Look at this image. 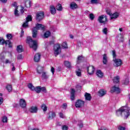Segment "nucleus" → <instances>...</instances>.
<instances>
[{"label": "nucleus", "instance_id": "nucleus-14", "mask_svg": "<svg viewBox=\"0 0 130 130\" xmlns=\"http://www.w3.org/2000/svg\"><path fill=\"white\" fill-rule=\"evenodd\" d=\"M41 54L40 53H36L34 56V60L35 62H38L40 61Z\"/></svg>", "mask_w": 130, "mask_h": 130}, {"label": "nucleus", "instance_id": "nucleus-36", "mask_svg": "<svg viewBox=\"0 0 130 130\" xmlns=\"http://www.w3.org/2000/svg\"><path fill=\"white\" fill-rule=\"evenodd\" d=\"M112 17H111V19L112 20L113 19H116V18L119 16V14L118 13H115L112 15Z\"/></svg>", "mask_w": 130, "mask_h": 130}, {"label": "nucleus", "instance_id": "nucleus-24", "mask_svg": "<svg viewBox=\"0 0 130 130\" xmlns=\"http://www.w3.org/2000/svg\"><path fill=\"white\" fill-rule=\"evenodd\" d=\"M84 96L85 100H86L87 101H91V100L92 99V96H91V94L85 92Z\"/></svg>", "mask_w": 130, "mask_h": 130}, {"label": "nucleus", "instance_id": "nucleus-63", "mask_svg": "<svg viewBox=\"0 0 130 130\" xmlns=\"http://www.w3.org/2000/svg\"><path fill=\"white\" fill-rule=\"evenodd\" d=\"M1 1V3H3V4H6L7 3L8 0H0Z\"/></svg>", "mask_w": 130, "mask_h": 130}, {"label": "nucleus", "instance_id": "nucleus-19", "mask_svg": "<svg viewBox=\"0 0 130 130\" xmlns=\"http://www.w3.org/2000/svg\"><path fill=\"white\" fill-rule=\"evenodd\" d=\"M50 11L52 15H55L56 14V9L53 5L50 6Z\"/></svg>", "mask_w": 130, "mask_h": 130}, {"label": "nucleus", "instance_id": "nucleus-1", "mask_svg": "<svg viewBox=\"0 0 130 130\" xmlns=\"http://www.w3.org/2000/svg\"><path fill=\"white\" fill-rule=\"evenodd\" d=\"M27 44H28L30 48H32L35 51L37 50L38 47V42L36 40H33L30 36H28L26 38L25 41Z\"/></svg>", "mask_w": 130, "mask_h": 130}, {"label": "nucleus", "instance_id": "nucleus-53", "mask_svg": "<svg viewBox=\"0 0 130 130\" xmlns=\"http://www.w3.org/2000/svg\"><path fill=\"white\" fill-rule=\"evenodd\" d=\"M21 9L20 10V13L22 14H24V12H25V9L24 8V7H23V6H21Z\"/></svg>", "mask_w": 130, "mask_h": 130}, {"label": "nucleus", "instance_id": "nucleus-43", "mask_svg": "<svg viewBox=\"0 0 130 130\" xmlns=\"http://www.w3.org/2000/svg\"><path fill=\"white\" fill-rule=\"evenodd\" d=\"M7 38H8V40H11L12 38H13V35L11 34H8L7 35Z\"/></svg>", "mask_w": 130, "mask_h": 130}, {"label": "nucleus", "instance_id": "nucleus-41", "mask_svg": "<svg viewBox=\"0 0 130 130\" xmlns=\"http://www.w3.org/2000/svg\"><path fill=\"white\" fill-rule=\"evenodd\" d=\"M129 83V80L128 78H126L123 82L122 84L123 85H128Z\"/></svg>", "mask_w": 130, "mask_h": 130}, {"label": "nucleus", "instance_id": "nucleus-20", "mask_svg": "<svg viewBox=\"0 0 130 130\" xmlns=\"http://www.w3.org/2000/svg\"><path fill=\"white\" fill-rule=\"evenodd\" d=\"M96 75L97 77H98L99 78H103V76H104V74L100 70H98L96 71Z\"/></svg>", "mask_w": 130, "mask_h": 130}, {"label": "nucleus", "instance_id": "nucleus-35", "mask_svg": "<svg viewBox=\"0 0 130 130\" xmlns=\"http://www.w3.org/2000/svg\"><path fill=\"white\" fill-rule=\"evenodd\" d=\"M51 35V32H50V31H46L44 34V36L45 38H48V37H49V36H50Z\"/></svg>", "mask_w": 130, "mask_h": 130}, {"label": "nucleus", "instance_id": "nucleus-31", "mask_svg": "<svg viewBox=\"0 0 130 130\" xmlns=\"http://www.w3.org/2000/svg\"><path fill=\"white\" fill-rule=\"evenodd\" d=\"M56 9L59 12H61V11H62V6H61V4H58V5L56 6Z\"/></svg>", "mask_w": 130, "mask_h": 130}, {"label": "nucleus", "instance_id": "nucleus-10", "mask_svg": "<svg viewBox=\"0 0 130 130\" xmlns=\"http://www.w3.org/2000/svg\"><path fill=\"white\" fill-rule=\"evenodd\" d=\"M113 61L115 64V67H116V68H118V67L122 66V60L121 59L115 58L113 59Z\"/></svg>", "mask_w": 130, "mask_h": 130}, {"label": "nucleus", "instance_id": "nucleus-39", "mask_svg": "<svg viewBox=\"0 0 130 130\" xmlns=\"http://www.w3.org/2000/svg\"><path fill=\"white\" fill-rule=\"evenodd\" d=\"M14 15L16 17H19L20 14H19V11H18V6H17L14 11Z\"/></svg>", "mask_w": 130, "mask_h": 130}, {"label": "nucleus", "instance_id": "nucleus-17", "mask_svg": "<svg viewBox=\"0 0 130 130\" xmlns=\"http://www.w3.org/2000/svg\"><path fill=\"white\" fill-rule=\"evenodd\" d=\"M108 62V57H107V54H104L103 55V64H107Z\"/></svg>", "mask_w": 130, "mask_h": 130}, {"label": "nucleus", "instance_id": "nucleus-13", "mask_svg": "<svg viewBox=\"0 0 130 130\" xmlns=\"http://www.w3.org/2000/svg\"><path fill=\"white\" fill-rule=\"evenodd\" d=\"M37 73L39 74V75H41L44 71V67L41 66H38L36 69Z\"/></svg>", "mask_w": 130, "mask_h": 130}, {"label": "nucleus", "instance_id": "nucleus-30", "mask_svg": "<svg viewBox=\"0 0 130 130\" xmlns=\"http://www.w3.org/2000/svg\"><path fill=\"white\" fill-rule=\"evenodd\" d=\"M17 52L20 53L21 52H23L24 50H23V46L22 45H18L17 48Z\"/></svg>", "mask_w": 130, "mask_h": 130}, {"label": "nucleus", "instance_id": "nucleus-37", "mask_svg": "<svg viewBox=\"0 0 130 130\" xmlns=\"http://www.w3.org/2000/svg\"><path fill=\"white\" fill-rule=\"evenodd\" d=\"M32 21V15H28L27 17L26 18V23H28V22H31Z\"/></svg>", "mask_w": 130, "mask_h": 130}, {"label": "nucleus", "instance_id": "nucleus-23", "mask_svg": "<svg viewBox=\"0 0 130 130\" xmlns=\"http://www.w3.org/2000/svg\"><path fill=\"white\" fill-rule=\"evenodd\" d=\"M71 99L72 101H74V100H75V93H76V90L73 88L71 89Z\"/></svg>", "mask_w": 130, "mask_h": 130}, {"label": "nucleus", "instance_id": "nucleus-60", "mask_svg": "<svg viewBox=\"0 0 130 130\" xmlns=\"http://www.w3.org/2000/svg\"><path fill=\"white\" fill-rule=\"evenodd\" d=\"M3 102H4V98L0 97V105H2Z\"/></svg>", "mask_w": 130, "mask_h": 130}, {"label": "nucleus", "instance_id": "nucleus-11", "mask_svg": "<svg viewBox=\"0 0 130 130\" xmlns=\"http://www.w3.org/2000/svg\"><path fill=\"white\" fill-rule=\"evenodd\" d=\"M19 106L21 108H26L27 107V103L24 99H21L19 101Z\"/></svg>", "mask_w": 130, "mask_h": 130}, {"label": "nucleus", "instance_id": "nucleus-56", "mask_svg": "<svg viewBox=\"0 0 130 130\" xmlns=\"http://www.w3.org/2000/svg\"><path fill=\"white\" fill-rule=\"evenodd\" d=\"M59 117L60 118H64V116H63V114L62 112H60L59 113Z\"/></svg>", "mask_w": 130, "mask_h": 130}, {"label": "nucleus", "instance_id": "nucleus-18", "mask_svg": "<svg viewBox=\"0 0 130 130\" xmlns=\"http://www.w3.org/2000/svg\"><path fill=\"white\" fill-rule=\"evenodd\" d=\"M64 66L67 69H72V63L68 60H64Z\"/></svg>", "mask_w": 130, "mask_h": 130}, {"label": "nucleus", "instance_id": "nucleus-32", "mask_svg": "<svg viewBox=\"0 0 130 130\" xmlns=\"http://www.w3.org/2000/svg\"><path fill=\"white\" fill-rule=\"evenodd\" d=\"M83 59H84V56L79 55L77 57V63L82 62V61H83Z\"/></svg>", "mask_w": 130, "mask_h": 130}, {"label": "nucleus", "instance_id": "nucleus-12", "mask_svg": "<svg viewBox=\"0 0 130 130\" xmlns=\"http://www.w3.org/2000/svg\"><path fill=\"white\" fill-rule=\"evenodd\" d=\"M34 28H36L38 30H42V31H45V26L42 24L37 23L36 24V26L34 27Z\"/></svg>", "mask_w": 130, "mask_h": 130}, {"label": "nucleus", "instance_id": "nucleus-62", "mask_svg": "<svg viewBox=\"0 0 130 130\" xmlns=\"http://www.w3.org/2000/svg\"><path fill=\"white\" fill-rule=\"evenodd\" d=\"M21 30L20 37H23V35H24V31H23V28H22Z\"/></svg>", "mask_w": 130, "mask_h": 130}, {"label": "nucleus", "instance_id": "nucleus-55", "mask_svg": "<svg viewBox=\"0 0 130 130\" xmlns=\"http://www.w3.org/2000/svg\"><path fill=\"white\" fill-rule=\"evenodd\" d=\"M51 72L52 75H54V72H55V69L53 67H51Z\"/></svg>", "mask_w": 130, "mask_h": 130}, {"label": "nucleus", "instance_id": "nucleus-57", "mask_svg": "<svg viewBox=\"0 0 130 130\" xmlns=\"http://www.w3.org/2000/svg\"><path fill=\"white\" fill-rule=\"evenodd\" d=\"M91 4H98V0H91Z\"/></svg>", "mask_w": 130, "mask_h": 130}, {"label": "nucleus", "instance_id": "nucleus-40", "mask_svg": "<svg viewBox=\"0 0 130 130\" xmlns=\"http://www.w3.org/2000/svg\"><path fill=\"white\" fill-rule=\"evenodd\" d=\"M106 12L107 14V15H109V16H110V17H111V16H112V13H111V10L107 8L106 9Z\"/></svg>", "mask_w": 130, "mask_h": 130}, {"label": "nucleus", "instance_id": "nucleus-47", "mask_svg": "<svg viewBox=\"0 0 130 130\" xmlns=\"http://www.w3.org/2000/svg\"><path fill=\"white\" fill-rule=\"evenodd\" d=\"M41 91H42L44 93H47V90H46V88L45 87H41Z\"/></svg>", "mask_w": 130, "mask_h": 130}, {"label": "nucleus", "instance_id": "nucleus-15", "mask_svg": "<svg viewBox=\"0 0 130 130\" xmlns=\"http://www.w3.org/2000/svg\"><path fill=\"white\" fill-rule=\"evenodd\" d=\"M28 110L30 113H37L38 108L36 106H31Z\"/></svg>", "mask_w": 130, "mask_h": 130}, {"label": "nucleus", "instance_id": "nucleus-16", "mask_svg": "<svg viewBox=\"0 0 130 130\" xmlns=\"http://www.w3.org/2000/svg\"><path fill=\"white\" fill-rule=\"evenodd\" d=\"M32 31V38H36L37 37V35L38 34V30L36 28V27H33Z\"/></svg>", "mask_w": 130, "mask_h": 130}, {"label": "nucleus", "instance_id": "nucleus-46", "mask_svg": "<svg viewBox=\"0 0 130 130\" xmlns=\"http://www.w3.org/2000/svg\"><path fill=\"white\" fill-rule=\"evenodd\" d=\"M126 115H125V118L126 119H127L128 118V116H129L130 114H129V110H127L126 111Z\"/></svg>", "mask_w": 130, "mask_h": 130}, {"label": "nucleus", "instance_id": "nucleus-52", "mask_svg": "<svg viewBox=\"0 0 130 130\" xmlns=\"http://www.w3.org/2000/svg\"><path fill=\"white\" fill-rule=\"evenodd\" d=\"M62 130H68L69 127L66 125H64L62 126Z\"/></svg>", "mask_w": 130, "mask_h": 130}, {"label": "nucleus", "instance_id": "nucleus-21", "mask_svg": "<svg viewBox=\"0 0 130 130\" xmlns=\"http://www.w3.org/2000/svg\"><path fill=\"white\" fill-rule=\"evenodd\" d=\"M124 111H125L124 109L120 108L116 111V113L118 116H119V115H122V112H124Z\"/></svg>", "mask_w": 130, "mask_h": 130}, {"label": "nucleus", "instance_id": "nucleus-3", "mask_svg": "<svg viewBox=\"0 0 130 130\" xmlns=\"http://www.w3.org/2000/svg\"><path fill=\"white\" fill-rule=\"evenodd\" d=\"M4 44H5L6 45H8V47L9 48H12V47H13V44L12 43V42L10 40L6 41L4 39V38L0 37V45H4Z\"/></svg>", "mask_w": 130, "mask_h": 130}, {"label": "nucleus", "instance_id": "nucleus-45", "mask_svg": "<svg viewBox=\"0 0 130 130\" xmlns=\"http://www.w3.org/2000/svg\"><path fill=\"white\" fill-rule=\"evenodd\" d=\"M89 19L92 21H93V20L95 19V16H94V14H93V13H90L89 14Z\"/></svg>", "mask_w": 130, "mask_h": 130}, {"label": "nucleus", "instance_id": "nucleus-51", "mask_svg": "<svg viewBox=\"0 0 130 130\" xmlns=\"http://www.w3.org/2000/svg\"><path fill=\"white\" fill-rule=\"evenodd\" d=\"M62 125V123L61 122L57 121L56 123V126H61Z\"/></svg>", "mask_w": 130, "mask_h": 130}, {"label": "nucleus", "instance_id": "nucleus-42", "mask_svg": "<svg viewBox=\"0 0 130 130\" xmlns=\"http://www.w3.org/2000/svg\"><path fill=\"white\" fill-rule=\"evenodd\" d=\"M62 48L67 49L68 48V44L67 42H64L62 44Z\"/></svg>", "mask_w": 130, "mask_h": 130}, {"label": "nucleus", "instance_id": "nucleus-64", "mask_svg": "<svg viewBox=\"0 0 130 130\" xmlns=\"http://www.w3.org/2000/svg\"><path fill=\"white\" fill-rule=\"evenodd\" d=\"M17 2H14V3L12 4L13 7H17Z\"/></svg>", "mask_w": 130, "mask_h": 130}, {"label": "nucleus", "instance_id": "nucleus-26", "mask_svg": "<svg viewBox=\"0 0 130 130\" xmlns=\"http://www.w3.org/2000/svg\"><path fill=\"white\" fill-rule=\"evenodd\" d=\"M24 4L25 8H30L31 2L30 0H24Z\"/></svg>", "mask_w": 130, "mask_h": 130}, {"label": "nucleus", "instance_id": "nucleus-7", "mask_svg": "<svg viewBox=\"0 0 130 130\" xmlns=\"http://www.w3.org/2000/svg\"><path fill=\"white\" fill-rule=\"evenodd\" d=\"M98 20L101 24L106 23V22H107V16H106V15H102L99 17Z\"/></svg>", "mask_w": 130, "mask_h": 130}, {"label": "nucleus", "instance_id": "nucleus-6", "mask_svg": "<svg viewBox=\"0 0 130 130\" xmlns=\"http://www.w3.org/2000/svg\"><path fill=\"white\" fill-rule=\"evenodd\" d=\"M121 89L118 87H116V85H114L111 89V93H116V94H120Z\"/></svg>", "mask_w": 130, "mask_h": 130}, {"label": "nucleus", "instance_id": "nucleus-9", "mask_svg": "<svg viewBox=\"0 0 130 130\" xmlns=\"http://www.w3.org/2000/svg\"><path fill=\"white\" fill-rule=\"evenodd\" d=\"M86 71L89 75H93L95 71V67L93 66H89L86 68Z\"/></svg>", "mask_w": 130, "mask_h": 130}, {"label": "nucleus", "instance_id": "nucleus-4", "mask_svg": "<svg viewBox=\"0 0 130 130\" xmlns=\"http://www.w3.org/2000/svg\"><path fill=\"white\" fill-rule=\"evenodd\" d=\"M44 18V12L39 11L37 12L36 16V21L37 22H41Z\"/></svg>", "mask_w": 130, "mask_h": 130}, {"label": "nucleus", "instance_id": "nucleus-29", "mask_svg": "<svg viewBox=\"0 0 130 130\" xmlns=\"http://www.w3.org/2000/svg\"><path fill=\"white\" fill-rule=\"evenodd\" d=\"M119 76H118L114 77L113 79L114 84H119Z\"/></svg>", "mask_w": 130, "mask_h": 130}, {"label": "nucleus", "instance_id": "nucleus-22", "mask_svg": "<svg viewBox=\"0 0 130 130\" xmlns=\"http://www.w3.org/2000/svg\"><path fill=\"white\" fill-rule=\"evenodd\" d=\"M99 94V96L101 97H103V96H104V95H106L107 93V91L103 89H101L98 92Z\"/></svg>", "mask_w": 130, "mask_h": 130}, {"label": "nucleus", "instance_id": "nucleus-28", "mask_svg": "<svg viewBox=\"0 0 130 130\" xmlns=\"http://www.w3.org/2000/svg\"><path fill=\"white\" fill-rule=\"evenodd\" d=\"M70 8L72 10L78 9V5L76 3L73 2L70 4Z\"/></svg>", "mask_w": 130, "mask_h": 130}, {"label": "nucleus", "instance_id": "nucleus-49", "mask_svg": "<svg viewBox=\"0 0 130 130\" xmlns=\"http://www.w3.org/2000/svg\"><path fill=\"white\" fill-rule=\"evenodd\" d=\"M108 31V29H107V27H105L103 29V32L104 33V34H105V35H107V32Z\"/></svg>", "mask_w": 130, "mask_h": 130}, {"label": "nucleus", "instance_id": "nucleus-61", "mask_svg": "<svg viewBox=\"0 0 130 130\" xmlns=\"http://www.w3.org/2000/svg\"><path fill=\"white\" fill-rule=\"evenodd\" d=\"M78 126L80 128H82V127H83V126H84L83 123H81L80 124H78Z\"/></svg>", "mask_w": 130, "mask_h": 130}, {"label": "nucleus", "instance_id": "nucleus-50", "mask_svg": "<svg viewBox=\"0 0 130 130\" xmlns=\"http://www.w3.org/2000/svg\"><path fill=\"white\" fill-rule=\"evenodd\" d=\"M28 22H27V21H25L22 24V27L23 28H27V27H28Z\"/></svg>", "mask_w": 130, "mask_h": 130}, {"label": "nucleus", "instance_id": "nucleus-58", "mask_svg": "<svg viewBox=\"0 0 130 130\" xmlns=\"http://www.w3.org/2000/svg\"><path fill=\"white\" fill-rule=\"evenodd\" d=\"M67 106H68V104H67L66 103H64V104H63L62 107L64 109H67Z\"/></svg>", "mask_w": 130, "mask_h": 130}, {"label": "nucleus", "instance_id": "nucleus-59", "mask_svg": "<svg viewBox=\"0 0 130 130\" xmlns=\"http://www.w3.org/2000/svg\"><path fill=\"white\" fill-rule=\"evenodd\" d=\"M11 66L12 67V71H15L16 70V68H15V65H14V63H12L11 64Z\"/></svg>", "mask_w": 130, "mask_h": 130}, {"label": "nucleus", "instance_id": "nucleus-25", "mask_svg": "<svg viewBox=\"0 0 130 130\" xmlns=\"http://www.w3.org/2000/svg\"><path fill=\"white\" fill-rule=\"evenodd\" d=\"M55 116H56V114H55V112H51L49 114L48 119H53V118H54Z\"/></svg>", "mask_w": 130, "mask_h": 130}, {"label": "nucleus", "instance_id": "nucleus-2", "mask_svg": "<svg viewBox=\"0 0 130 130\" xmlns=\"http://www.w3.org/2000/svg\"><path fill=\"white\" fill-rule=\"evenodd\" d=\"M27 87L30 90H31V91H35L36 93L38 94H39V93H41V86H37L34 87L33 86V84L32 83H29L27 85Z\"/></svg>", "mask_w": 130, "mask_h": 130}, {"label": "nucleus", "instance_id": "nucleus-48", "mask_svg": "<svg viewBox=\"0 0 130 130\" xmlns=\"http://www.w3.org/2000/svg\"><path fill=\"white\" fill-rule=\"evenodd\" d=\"M112 55L114 59H115L116 58V52L114 50L112 51Z\"/></svg>", "mask_w": 130, "mask_h": 130}, {"label": "nucleus", "instance_id": "nucleus-38", "mask_svg": "<svg viewBox=\"0 0 130 130\" xmlns=\"http://www.w3.org/2000/svg\"><path fill=\"white\" fill-rule=\"evenodd\" d=\"M41 108L44 112L47 111V106H46V105H45V104H43L41 105Z\"/></svg>", "mask_w": 130, "mask_h": 130}, {"label": "nucleus", "instance_id": "nucleus-27", "mask_svg": "<svg viewBox=\"0 0 130 130\" xmlns=\"http://www.w3.org/2000/svg\"><path fill=\"white\" fill-rule=\"evenodd\" d=\"M49 78V76L47 75V73L45 72H44L42 73V80H47V79H48Z\"/></svg>", "mask_w": 130, "mask_h": 130}, {"label": "nucleus", "instance_id": "nucleus-33", "mask_svg": "<svg viewBox=\"0 0 130 130\" xmlns=\"http://www.w3.org/2000/svg\"><path fill=\"white\" fill-rule=\"evenodd\" d=\"M75 72L78 77H82V72L81 69H78L77 70H76Z\"/></svg>", "mask_w": 130, "mask_h": 130}, {"label": "nucleus", "instance_id": "nucleus-8", "mask_svg": "<svg viewBox=\"0 0 130 130\" xmlns=\"http://www.w3.org/2000/svg\"><path fill=\"white\" fill-rule=\"evenodd\" d=\"M60 49V45L57 44L54 47L55 56H57L59 54V50Z\"/></svg>", "mask_w": 130, "mask_h": 130}, {"label": "nucleus", "instance_id": "nucleus-5", "mask_svg": "<svg viewBox=\"0 0 130 130\" xmlns=\"http://www.w3.org/2000/svg\"><path fill=\"white\" fill-rule=\"evenodd\" d=\"M85 106V102L81 100H78L75 103L76 108H81Z\"/></svg>", "mask_w": 130, "mask_h": 130}, {"label": "nucleus", "instance_id": "nucleus-54", "mask_svg": "<svg viewBox=\"0 0 130 130\" xmlns=\"http://www.w3.org/2000/svg\"><path fill=\"white\" fill-rule=\"evenodd\" d=\"M17 59H19V60H21V59H23V55H22V54H19L18 56H17Z\"/></svg>", "mask_w": 130, "mask_h": 130}, {"label": "nucleus", "instance_id": "nucleus-44", "mask_svg": "<svg viewBox=\"0 0 130 130\" xmlns=\"http://www.w3.org/2000/svg\"><path fill=\"white\" fill-rule=\"evenodd\" d=\"M3 122H8V117L4 116L2 118Z\"/></svg>", "mask_w": 130, "mask_h": 130}, {"label": "nucleus", "instance_id": "nucleus-34", "mask_svg": "<svg viewBox=\"0 0 130 130\" xmlns=\"http://www.w3.org/2000/svg\"><path fill=\"white\" fill-rule=\"evenodd\" d=\"M6 89H7L8 92H12L13 90V87L12 86V85H7L6 87Z\"/></svg>", "mask_w": 130, "mask_h": 130}]
</instances>
